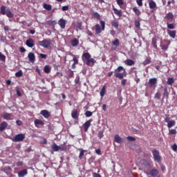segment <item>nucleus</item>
<instances>
[{"label": "nucleus", "instance_id": "nucleus-58", "mask_svg": "<svg viewBox=\"0 0 177 177\" xmlns=\"http://www.w3.org/2000/svg\"><path fill=\"white\" fill-rule=\"evenodd\" d=\"M93 177H102V176L100 174L94 172L93 173Z\"/></svg>", "mask_w": 177, "mask_h": 177}, {"label": "nucleus", "instance_id": "nucleus-13", "mask_svg": "<svg viewBox=\"0 0 177 177\" xmlns=\"http://www.w3.org/2000/svg\"><path fill=\"white\" fill-rule=\"evenodd\" d=\"M3 120H13V115L9 113H5L3 114Z\"/></svg>", "mask_w": 177, "mask_h": 177}, {"label": "nucleus", "instance_id": "nucleus-54", "mask_svg": "<svg viewBox=\"0 0 177 177\" xmlns=\"http://www.w3.org/2000/svg\"><path fill=\"white\" fill-rule=\"evenodd\" d=\"M161 49L162 50H168V45L164 44V45L161 46Z\"/></svg>", "mask_w": 177, "mask_h": 177}, {"label": "nucleus", "instance_id": "nucleus-52", "mask_svg": "<svg viewBox=\"0 0 177 177\" xmlns=\"http://www.w3.org/2000/svg\"><path fill=\"white\" fill-rule=\"evenodd\" d=\"M104 136V135L103 134V131H100L98 132V138L99 139H102V138H103Z\"/></svg>", "mask_w": 177, "mask_h": 177}, {"label": "nucleus", "instance_id": "nucleus-43", "mask_svg": "<svg viewBox=\"0 0 177 177\" xmlns=\"http://www.w3.org/2000/svg\"><path fill=\"white\" fill-rule=\"evenodd\" d=\"M22 75H23V71L21 70L15 73V77H22Z\"/></svg>", "mask_w": 177, "mask_h": 177}, {"label": "nucleus", "instance_id": "nucleus-18", "mask_svg": "<svg viewBox=\"0 0 177 177\" xmlns=\"http://www.w3.org/2000/svg\"><path fill=\"white\" fill-rule=\"evenodd\" d=\"M35 127H37V128H38L39 125H41L42 127H44V125H45V123H44V121L39 120V119H36L35 120Z\"/></svg>", "mask_w": 177, "mask_h": 177}, {"label": "nucleus", "instance_id": "nucleus-63", "mask_svg": "<svg viewBox=\"0 0 177 177\" xmlns=\"http://www.w3.org/2000/svg\"><path fill=\"white\" fill-rule=\"evenodd\" d=\"M17 167H23V162H17Z\"/></svg>", "mask_w": 177, "mask_h": 177}, {"label": "nucleus", "instance_id": "nucleus-16", "mask_svg": "<svg viewBox=\"0 0 177 177\" xmlns=\"http://www.w3.org/2000/svg\"><path fill=\"white\" fill-rule=\"evenodd\" d=\"M28 57L29 59V62L31 63H34L35 62V55L33 53H29L28 55Z\"/></svg>", "mask_w": 177, "mask_h": 177}, {"label": "nucleus", "instance_id": "nucleus-41", "mask_svg": "<svg viewBox=\"0 0 177 177\" xmlns=\"http://www.w3.org/2000/svg\"><path fill=\"white\" fill-rule=\"evenodd\" d=\"M0 60L1 62H5V60H6V56H5V55H3L2 53H0Z\"/></svg>", "mask_w": 177, "mask_h": 177}, {"label": "nucleus", "instance_id": "nucleus-19", "mask_svg": "<svg viewBox=\"0 0 177 177\" xmlns=\"http://www.w3.org/2000/svg\"><path fill=\"white\" fill-rule=\"evenodd\" d=\"M8 127V122H3L0 124V131L2 132V131H5L6 128Z\"/></svg>", "mask_w": 177, "mask_h": 177}, {"label": "nucleus", "instance_id": "nucleus-56", "mask_svg": "<svg viewBox=\"0 0 177 177\" xmlns=\"http://www.w3.org/2000/svg\"><path fill=\"white\" fill-rule=\"evenodd\" d=\"M95 152L96 153V154H98L99 156L102 154V150H100V149H95Z\"/></svg>", "mask_w": 177, "mask_h": 177}, {"label": "nucleus", "instance_id": "nucleus-62", "mask_svg": "<svg viewBox=\"0 0 177 177\" xmlns=\"http://www.w3.org/2000/svg\"><path fill=\"white\" fill-rule=\"evenodd\" d=\"M16 93H17V96H19V97L21 96V93H20V91L19 90V88L16 89Z\"/></svg>", "mask_w": 177, "mask_h": 177}, {"label": "nucleus", "instance_id": "nucleus-46", "mask_svg": "<svg viewBox=\"0 0 177 177\" xmlns=\"http://www.w3.org/2000/svg\"><path fill=\"white\" fill-rule=\"evenodd\" d=\"M169 133H170V135H176V129H169Z\"/></svg>", "mask_w": 177, "mask_h": 177}, {"label": "nucleus", "instance_id": "nucleus-17", "mask_svg": "<svg viewBox=\"0 0 177 177\" xmlns=\"http://www.w3.org/2000/svg\"><path fill=\"white\" fill-rule=\"evenodd\" d=\"M114 142L116 143H122V138L120 137L118 134H115L114 136Z\"/></svg>", "mask_w": 177, "mask_h": 177}, {"label": "nucleus", "instance_id": "nucleus-29", "mask_svg": "<svg viewBox=\"0 0 177 177\" xmlns=\"http://www.w3.org/2000/svg\"><path fill=\"white\" fill-rule=\"evenodd\" d=\"M168 96H169V93H168V88L165 87L164 93H163V97L165 99H168Z\"/></svg>", "mask_w": 177, "mask_h": 177}, {"label": "nucleus", "instance_id": "nucleus-1", "mask_svg": "<svg viewBox=\"0 0 177 177\" xmlns=\"http://www.w3.org/2000/svg\"><path fill=\"white\" fill-rule=\"evenodd\" d=\"M82 59L86 66H89L90 67H93L95 66V63H96L95 59L91 58L89 53H84L82 55Z\"/></svg>", "mask_w": 177, "mask_h": 177}, {"label": "nucleus", "instance_id": "nucleus-27", "mask_svg": "<svg viewBox=\"0 0 177 177\" xmlns=\"http://www.w3.org/2000/svg\"><path fill=\"white\" fill-rule=\"evenodd\" d=\"M176 124V122H175V120H171L167 123V128L171 129L172 127H175Z\"/></svg>", "mask_w": 177, "mask_h": 177}, {"label": "nucleus", "instance_id": "nucleus-9", "mask_svg": "<svg viewBox=\"0 0 177 177\" xmlns=\"http://www.w3.org/2000/svg\"><path fill=\"white\" fill-rule=\"evenodd\" d=\"M26 45L28 48H34L35 44H34V39L32 38H29L26 41Z\"/></svg>", "mask_w": 177, "mask_h": 177}, {"label": "nucleus", "instance_id": "nucleus-20", "mask_svg": "<svg viewBox=\"0 0 177 177\" xmlns=\"http://www.w3.org/2000/svg\"><path fill=\"white\" fill-rule=\"evenodd\" d=\"M113 10L115 15H116V16H118V17H122V12L121 10H118L115 8H113Z\"/></svg>", "mask_w": 177, "mask_h": 177}, {"label": "nucleus", "instance_id": "nucleus-60", "mask_svg": "<svg viewBox=\"0 0 177 177\" xmlns=\"http://www.w3.org/2000/svg\"><path fill=\"white\" fill-rule=\"evenodd\" d=\"M73 60L74 62V64H78V59H77L75 57L73 58Z\"/></svg>", "mask_w": 177, "mask_h": 177}, {"label": "nucleus", "instance_id": "nucleus-22", "mask_svg": "<svg viewBox=\"0 0 177 177\" xmlns=\"http://www.w3.org/2000/svg\"><path fill=\"white\" fill-rule=\"evenodd\" d=\"M149 5L150 9H155L157 8V4L153 0L149 1Z\"/></svg>", "mask_w": 177, "mask_h": 177}, {"label": "nucleus", "instance_id": "nucleus-61", "mask_svg": "<svg viewBox=\"0 0 177 177\" xmlns=\"http://www.w3.org/2000/svg\"><path fill=\"white\" fill-rule=\"evenodd\" d=\"M19 51L21 52V53H24V52H26V48H24V47H20Z\"/></svg>", "mask_w": 177, "mask_h": 177}, {"label": "nucleus", "instance_id": "nucleus-42", "mask_svg": "<svg viewBox=\"0 0 177 177\" xmlns=\"http://www.w3.org/2000/svg\"><path fill=\"white\" fill-rule=\"evenodd\" d=\"M93 17H94V19H100V14H98L96 12H93Z\"/></svg>", "mask_w": 177, "mask_h": 177}, {"label": "nucleus", "instance_id": "nucleus-3", "mask_svg": "<svg viewBox=\"0 0 177 177\" xmlns=\"http://www.w3.org/2000/svg\"><path fill=\"white\" fill-rule=\"evenodd\" d=\"M101 26H100V25ZM100 24H97L95 26V34L97 35H99L102 32V31H104V29L106 28V22L103 20H101L100 21Z\"/></svg>", "mask_w": 177, "mask_h": 177}, {"label": "nucleus", "instance_id": "nucleus-31", "mask_svg": "<svg viewBox=\"0 0 177 177\" xmlns=\"http://www.w3.org/2000/svg\"><path fill=\"white\" fill-rule=\"evenodd\" d=\"M100 95L102 97H103V96H104V95H106V86H103L100 92Z\"/></svg>", "mask_w": 177, "mask_h": 177}, {"label": "nucleus", "instance_id": "nucleus-11", "mask_svg": "<svg viewBox=\"0 0 177 177\" xmlns=\"http://www.w3.org/2000/svg\"><path fill=\"white\" fill-rule=\"evenodd\" d=\"M58 24L62 30H64V28H66V19L63 18L60 19L58 21Z\"/></svg>", "mask_w": 177, "mask_h": 177}, {"label": "nucleus", "instance_id": "nucleus-35", "mask_svg": "<svg viewBox=\"0 0 177 177\" xmlns=\"http://www.w3.org/2000/svg\"><path fill=\"white\" fill-rule=\"evenodd\" d=\"M112 45L113 46H120V39H115V40L112 41Z\"/></svg>", "mask_w": 177, "mask_h": 177}, {"label": "nucleus", "instance_id": "nucleus-38", "mask_svg": "<svg viewBox=\"0 0 177 177\" xmlns=\"http://www.w3.org/2000/svg\"><path fill=\"white\" fill-rule=\"evenodd\" d=\"M175 82V80H174V77H169L167 79V85H172Z\"/></svg>", "mask_w": 177, "mask_h": 177}, {"label": "nucleus", "instance_id": "nucleus-7", "mask_svg": "<svg viewBox=\"0 0 177 177\" xmlns=\"http://www.w3.org/2000/svg\"><path fill=\"white\" fill-rule=\"evenodd\" d=\"M26 139V134L19 133L17 134L13 138L12 142H23Z\"/></svg>", "mask_w": 177, "mask_h": 177}, {"label": "nucleus", "instance_id": "nucleus-33", "mask_svg": "<svg viewBox=\"0 0 177 177\" xmlns=\"http://www.w3.org/2000/svg\"><path fill=\"white\" fill-rule=\"evenodd\" d=\"M151 44L155 49H157V37H153Z\"/></svg>", "mask_w": 177, "mask_h": 177}, {"label": "nucleus", "instance_id": "nucleus-34", "mask_svg": "<svg viewBox=\"0 0 177 177\" xmlns=\"http://www.w3.org/2000/svg\"><path fill=\"white\" fill-rule=\"evenodd\" d=\"M71 44L72 46H77L78 44H80V41H78L77 39H74L71 41Z\"/></svg>", "mask_w": 177, "mask_h": 177}, {"label": "nucleus", "instance_id": "nucleus-15", "mask_svg": "<svg viewBox=\"0 0 177 177\" xmlns=\"http://www.w3.org/2000/svg\"><path fill=\"white\" fill-rule=\"evenodd\" d=\"M40 114L43 115L44 118H49V117H50V113H49V111H48L47 110H42L40 112Z\"/></svg>", "mask_w": 177, "mask_h": 177}, {"label": "nucleus", "instance_id": "nucleus-50", "mask_svg": "<svg viewBox=\"0 0 177 177\" xmlns=\"http://www.w3.org/2000/svg\"><path fill=\"white\" fill-rule=\"evenodd\" d=\"M154 97H155V99L160 100V97H161V93H160V92L158 91V92L155 94Z\"/></svg>", "mask_w": 177, "mask_h": 177}, {"label": "nucleus", "instance_id": "nucleus-59", "mask_svg": "<svg viewBox=\"0 0 177 177\" xmlns=\"http://www.w3.org/2000/svg\"><path fill=\"white\" fill-rule=\"evenodd\" d=\"M39 57H41V59H46V55L40 53L39 54Z\"/></svg>", "mask_w": 177, "mask_h": 177}, {"label": "nucleus", "instance_id": "nucleus-30", "mask_svg": "<svg viewBox=\"0 0 177 177\" xmlns=\"http://www.w3.org/2000/svg\"><path fill=\"white\" fill-rule=\"evenodd\" d=\"M111 26H112V27H114L115 28V30H118V27H119L118 21H117L115 20L112 21Z\"/></svg>", "mask_w": 177, "mask_h": 177}, {"label": "nucleus", "instance_id": "nucleus-39", "mask_svg": "<svg viewBox=\"0 0 177 177\" xmlns=\"http://www.w3.org/2000/svg\"><path fill=\"white\" fill-rule=\"evenodd\" d=\"M116 2L121 9H124V7H122V5H124L123 0H116Z\"/></svg>", "mask_w": 177, "mask_h": 177}, {"label": "nucleus", "instance_id": "nucleus-21", "mask_svg": "<svg viewBox=\"0 0 177 177\" xmlns=\"http://www.w3.org/2000/svg\"><path fill=\"white\" fill-rule=\"evenodd\" d=\"M27 174H28V171H27V169H24L18 173V176L24 177V176H26V175H27Z\"/></svg>", "mask_w": 177, "mask_h": 177}, {"label": "nucleus", "instance_id": "nucleus-36", "mask_svg": "<svg viewBox=\"0 0 177 177\" xmlns=\"http://www.w3.org/2000/svg\"><path fill=\"white\" fill-rule=\"evenodd\" d=\"M43 7L44 9H46V10H52V6L50 4L44 3Z\"/></svg>", "mask_w": 177, "mask_h": 177}, {"label": "nucleus", "instance_id": "nucleus-12", "mask_svg": "<svg viewBox=\"0 0 177 177\" xmlns=\"http://www.w3.org/2000/svg\"><path fill=\"white\" fill-rule=\"evenodd\" d=\"M71 117L73 120H78L80 117V113H78V109H74L71 113Z\"/></svg>", "mask_w": 177, "mask_h": 177}, {"label": "nucleus", "instance_id": "nucleus-28", "mask_svg": "<svg viewBox=\"0 0 177 177\" xmlns=\"http://www.w3.org/2000/svg\"><path fill=\"white\" fill-rule=\"evenodd\" d=\"M133 11L136 15V16L139 17V16H140V15H142V12H140V10H138L137 7H133Z\"/></svg>", "mask_w": 177, "mask_h": 177}, {"label": "nucleus", "instance_id": "nucleus-44", "mask_svg": "<svg viewBox=\"0 0 177 177\" xmlns=\"http://www.w3.org/2000/svg\"><path fill=\"white\" fill-rule=\"evenodd\" d=\"M135 27L136 28H139V27H140V21L138 19L135 21Z\"/></svg>", "mask_w": 177, "mask_h": 177}, {"label": "nucleus", "instance_id": "nucleus-53", "mask_svg": "<svg viewBox=\"0 0 177 177\" xmlns=\"http://www.w3.org/2000/svg\"><path fill=\"white\" fill-rule=\"evenodd\" d=\"M75 83L77 85H81V82H80V77H77L75 78Z\"/></svg>", "mask_w": 177, "mask_h": 177}, {"label": "nucleus", "instance_id": "nucleus-47", "mask_svg": "<svg viewBox=\"0 0 177 177\" xmlns=\"http://www.w3.org/2000/svg\"><path fill=\"white\" fill-rule=\"evenodd\" d=\"M127 140H129V142H133L135 140H136V138L132 137V136H128L127 138Z\"/></svg>", "mask_w": 177, "mask_h": 177}, {"label": "nucleus", "instance_id": "nucleus-26", "mask_svg": "<svg viewBox=\"0 0 177 177\" xmlns=\"http://www.w3.org/2000/svg\"><path fill=\"white\" fill-rule=\"evenodd\" d=\"M149 174L151 176H157V175H158V170L153 169L150 171Z\"/></svg>", "mask_w": 177, "mask_h": 177}, {"label": "nucleus", "instance_id": "nucleus-6", "mask_svg": "<svg viewBox=\"0 0 177 177\" xmlns=\"http://www.w3.org/2000/svg\"><path fill=\"white\" fill-rule=\"evenodd\" d=\"M38 44L39 46H43V48H46V49H48V48L50 46L52 41L50 40V39H45L43 41H39Z\"/></svg>", "mask_w": 177, "mask_h": 177}, {"label": "nucleus", "instance_id": "nucleus-49", "mask_svg": "<svg viewBox=\"0 0 177 177\" xmlns=\"http://www.w3.org/2000/svg\"><path fill=\"white\" fill-rule=\"evenodd\" d=\"M171 150H173V151H175L176 153L177 151V145L176 144H174L173 145H171Z\"/></svg>", "mask_w": 177, "mask_h": 177}, {"label": "nucleus", "instance_id": "nucleus-57", "mask_svg": "<svg viewBox=\"0 0 177 177\" xmlns=\"http://www.w3.org/2000/svg\"><path fill=\"white\" fill-rule=\"evenodd\" d=\"M16 124H17V125H18L19 127H21V125H23V122H21V120H17V121H16Z\"/></svg>", "mask_w": 177, "mask_h": 177}, {"label": "nucleus", "instance_id": "nucleus-45", "mask_svg": "<svg viewBox=\"0 0 177 177\" xmlns=\"http://www.w3.org/2000/svg\"><path fill=\"white\" fill-rule=\"evenodd\" d=\"M92 112L91 111H86L85 113V116L86 117H92Z\"/></svg>", "mask_w": 177, "mask_h": 177}, {"label": "nucleus", "instance_id": "nucleus-64", "mask_svg": "<svg viewBox=\"0 0 177 177\" xmlns=\"http://www.w3.org/2000/svg\"><path fill=\"white\" fill-rule=\"evenodd\" d=\"M121 84L122 85H125V84H127V79H123L122 81H121Z\"/></svg>", "mask_w": 177, "mask_h": 177}, {"label": "nucleus", "instance_id": "nucleus-51", "mask_svg": "<svg viewBox=\"0 0 177 177\" xmlns=\"http://www.w3.org/2000/svg\"><path fill=\"white\" fill-rule=\"evenodd\" d=\"M136 3L138 6H143V0H136Z\"/></svg>", "mask_w": 177, "mask_h": 177}, {"label": "nucleus", "instance_id": "nucleus-5", "mask_svg": "<svg viewBox=\"0 0 177 177\" xmlns=\"http://www.w3.org/2000/svg\"><path fill=\"white\" fill-rule=\"evenodd\" d=\"M51 149L53 150V151H66L67 150V147L64 145H57L56 143H53L51 145Z\"/></svg>", "mask_w": 177, "mask_h": 177}, {"label": "nucleus", "instance_id": "nucleus-4", "mask_svg": "<svg viewBox=\"0 0 177 177\" xmlns=\"http://www.w3.org/2000/svg\"><path fill=\"white\" fill-rule=\"evenodd\" d=\"M122 71H125V69H124L123 66H118V68L115 69L114 74L115 77L116 78H118V80H123L124 79V73H121Z\"/></svg>", "mask_w": 177, "mask_h": 177}, {"label": "nucleus", "instance_id": "nucleus-8", "mask_svg": "<svg viewBox=\"0 0 177 177\" xmlns=\"http://www.w3.org/2000/svg\"><path fill=\"white\" fill-rule=\"evenodd\" d=\"M152 154L153 156V160L156 162H161V156H160V151H158L156 149H153L152 151Z\"/></svg>", "mask_w": 177, "mask_h": 177}, {"label": "nucleus", "instance_id": "nucleus-2", "mask_svg": "<svg viewBox=\"0 0 177 177\" xmlns=\"http://www.w3.org/2000/svg\"><path fill=\"white\" fill-rule=\"evenodd\" d=\"M0 13L1 15H3V16H7L9 19H12V17H14L15 15L12 13V11H10V9L6 8L5 6H1L0 8Z\"/></svg>", "mask_w": 177, "mask_h": 177}, {"label": "nucleus", "instance_id": "nucleus-23", "mask_svg": "<svg viewBox=\"0 0 177 177\" xmlns=\"http://www.w3.org/2000/svg\"><path fill=\"white\" fill-rule=\"evenodd\" d=\"M167 34L171 38H175L176 36V30H167Z\"/></svg>", "mask_w": 177, "mask_h": 177}, {"label": "nucleus", "instance_id": "nucleus-37", "mask_svg": "<svg viewBox=\"0 0 177 177\" xmlns=\"http://www.w3.org/2000/svg\"><path fill=\"white\" fill-rule=\"evenodd\" d=\"M143 165L146 167V168H150L151 167V164L150 163V161L149 160H144Z\"/></svg>", "mask_w": 177, "mask_h": 177}, {"label": "nucleus", "instance_id": "nucleus-24", "mask_svg": "<svg viewBox=\"0 0 177 177\" xmlns=\"http://www.w3.org/2000/svg\"><path fill=\"white\" fill-rule=\"evenodd\" d=\"M52 70V68L49 65H46L44 67V71L46 73V74H49Z\"/></svg>", "mask_w": 177, "mask_h": 177}, {"label": "nucleus", "instance_id": "nucleus-55", "mask_svg": "<svg viewBox=\"0 0 177 177\" xmlns=\"http://www.w3.org/2000/svg\"><path fill=\"white\" fill-rule=\"evenodd\" d=\"M62 10H63V12H66V10H68V6H62Z\"/></svg>", "mask_w": 177, "mask_h": 177}, {"label": "nucleus", "instance_id": "nucleus-48", "mask_svg": "<svg viewBox=\"0 0 177 177\" xmlns=\"http://www.w3.org/2000/svg\"><path fill=\"white\" fill-rule=\"evenodd\" d=\"M167 28H169L170 30H174V28H175V26L174 25V24L167 23Z\"/></svg>", "mask_w": 177, "mask_h": 177}, {"label": "nucleus", "instance_id": "nucleus-32", "mask_svg": "<svg viewBox=\"0 0 177 177\" xmlns=\"http://www.w3.org/2000/svg\"><path fill=\"white\" fill-rule=\"evenodd\" d=\"M165 18L167 20H174V14H172V12H169L167 14Z\"/></svg>", "mask_w": 177, "mask_h": 177}, {"label": "nucleus", "instance_id": "nucleus-25", "mask_svg": "<svg viewBox=\"0 0 177 177\" xmlns=\"http://www.w3.org/2000/svg\"><path fill=\"white\" fill-rule=\"evenodd\" d=\"M124 63L127 66H133V64H135V61L128 59L124 61Z\"/></svg>", "mask_w": 177, "mask_h": 177}, {"label": "nucleus", "instance_id": "nucleus-10", "mask_svg": "<svg viewBox=\"0 0 177 177\" xmlns=\"http://www.w3.org/2000/svg\"><path fill=\"white\" fill-rule=\"evenodd\" d=\"M91 122H92V120H87L83 124V129H84V132H88V129H89V127H91Z\"/></svg>", "mask_w": 177, "mask_h": 177}, {"label": "nucleus", "instance_id": "nucleus-14", "mask_svg": "<svg viewBox=\"0 0 177 177\" xmlns=\"http://www.w3.org/2000/svg\"><path fill=\"white\" fill-rule=\"evenodd\" d=\"M149 88H153V86H156L157 85V79L156 78H151L149 81Z\"/></svg>", "mask_w": 177, "mask_h": 177}, {"label": "nucleus", "instance_id": "nucleus-40", "mask_svg": "<svg viewBox=\"0 0 177 177\" xmlns=\"http://www.w3.org/2000/svg\"><path fill=\"white\" fill-rule=\"evenodd\" d=\"M151 63V60L149 58H146V59L144 61V66H147V64H150Z\"/></svg>", "mask_w": 177, "mask_h": 177}]
</instances>
